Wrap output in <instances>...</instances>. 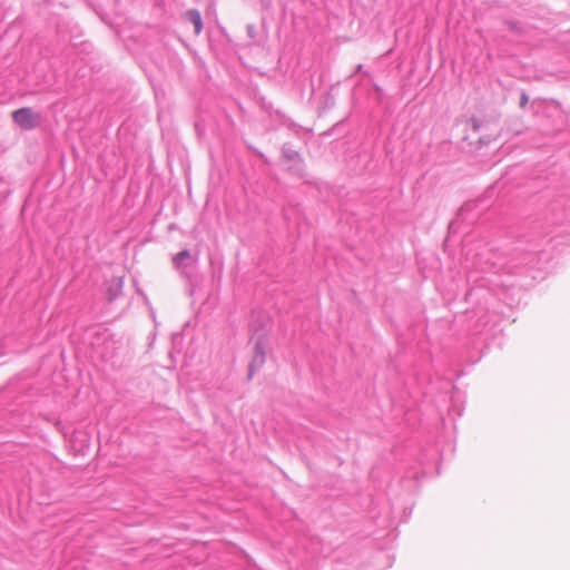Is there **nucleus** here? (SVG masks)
<instances>
[{
  "instance_id": "nucleus-1",
  "label": "nucleus",
  "mask_w": 570,
  "mask_h": 570,
  "mask_svg": "<svg viewBox=\"0 0 570 570\" xmlns=\"http://www.w3.org/2000/svg\"><path fill=\"white\" fill-rule=\"evenodd\" d=\"M252 341H254V357L248 368V379L250 380L254 372L263 366L266 358L267 333L269 331V320H265L259 326L257 321L250 322Z\"/></svg>"
},
{
  "instance_id": "nucleus-2",
  "label": "nucleus",
  "mask_w": 570,
  "mask_h": 570,
  "mask_svg": "<svg viewBox=\"0 0 570 570\" xmlns=\"http://www.w3.org/2000/svg\"><path fill=\"white\" fill-rule=\"evenodd\" d=\"M12 119L16 125L24 130H31L39 125L40 116L31 108L23 107L12 112Z\"/></svg>"
},
{
  "instance_id": "nucleus-3",
  "label": "nucleus",
  "mask_w": 570,
  "mask_h": 570,
  "mask_svg": "<svg viewBox=\"0 0 570 570\" xmlns=\"http://www.w3.org/2000/svg\"><path fill=\"white\" fill-rule=\"evenodd\" d=\"M184 17L187 21L194 24L195 35L198 36L203 30V20L200 12L196 9H190L185 12Z\"/></svg>"
},
{
  "instance_id": "nucleus-4",
  "label": "nucleus",
  "mask_w": 570,
  "mask_h": 570,
  "mask_svg": "<svg viewBox=\"0 0 570 570\" xmlns=\"http://www.w3.org/2000/svg\"><path fill=\"white\" fill-rule=\"evenodd\" d=\"M191 258V254L188 249H184L176 254L173 258L174 266L177 269H181L189 265V261Z\"/></svg>"
},
{
  "instance_id": "nucleus-5",
  "label": "nucleus",
  "mask_w": 570,
  "mask_h": 570,
  "mask_svg": "<svg viewBox=\"0 0 570 570\" xmlns=\"http://www.w3.org/2000/svg\"><path fill=\"white\" fill-rule=\"evenodd\" d=\"M121 289H122V279L121 278H114L108 284L109 299L110 301L115 299L121 293Z\"/></svg>"
},
{
  "instance_id": "nucleus-6",
  "label": "nucleus",
  "mask_w": 570,
  "mask_h": 570,
  "mask_svg": "<svg viewBox=\"0 0 570 570\" xmlns=\"http://www.w3.org/2000/svg\"><path fill=\"white\" fill-rule=\"evenodd\" d=\"M283 154L289 160H294V159L298 158V154L295 150H292V149L284 148L283 149Z\"/></svg>"
},
{
  "instance_id": "nucleus-7",
  "label": "nucleus",
  "mask_w": 570,
  "mask_h": 570,
  "mask_svg": "<svg viewBox=\"0 0 570 570\" xmlns=\"http://www.w3.org/2000/svg\"><path fill=\"white\" fill-rule=\"evenodd\" d=\"M528 104V96L525 94H522L520 105L521 107H524Z\"/></svg>"
},
{
  "instance_id": "nucleus-8",
  "label": "nucleus",
  "mask_w": 570,
  "mask_h": 570,
  "mask_svg": "<svg viewBox=\"0 0 570 570\" xmlns=\"http://www.w3.org/2000/svg\"><path fill=\"white\" fill-rule=\"evenodd\" d=\"M253 29H254V28H253L252 26H249V27H248V31H249V33H253Z\"/></svg>"
},
{
  "instance_id": "nucleus-9",
  "label": "nucleus",
  "mask_w": 570,
  "mask_h": 570,
  "mask_svg": "<svg viewBox=\"0 0 570 570\" xmlns=\"http://www.w3.org/2000/svg\"><path fill=\"white\" fill-rule=\"evenodd\" d=\"M253 29H254V28H253L252 26H249V27H248V31H249V33H253Z\"/></svg>"
}]
</instances>
